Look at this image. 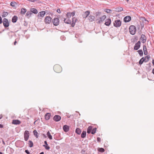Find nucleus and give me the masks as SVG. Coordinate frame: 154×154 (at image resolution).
<instances>
[{
	"instance_id": "1",
	"label": "nucleus",
	"mask_w": 154,
	"mask_h": 154,
	"mask_svg": "<svg viewBox=\"0 0 154 154\" xmlns=\"http://www.w3.org/2000/svg\"><path fill=\"white\" fill-rule=\"evenodd\" d=\"M129 31L130 33L132 35H134L136 31V28L135 26L131 25L129 28Z\"/></svg>"
},
{
	"instance_id": "44",
	"label": "nucleus",
	"mask_w": 154,
	"mask_h": 154,
	"mask_svg": "<svg viewBox=\"0 0 154 154\" xmlns=\"http://www.w3.org/2000/svg\"><path fill=\"white\" fill-rule=\"evenodd\" d=\"M60 39L62 40H64L65 39V37L64 36L62 35L61 36Z\"/></svg>"
},
{
	"instance_id": "40",
	"label": "nucleus",
	"mask_w": 154,
	"mask_h": 154,
	"mask_svg": "<svg viewBox=\"0 0 154 154\" xmlns=\"http://www.w3.org/2000/svg\"><path fill=\"white\" fill-rule=\"evenodd\" d=\"M43 146H44L45 149L47 150H49L50 148V147L48 145H43Z\"/></svg>"
},
{
	"instance_id": "29",
	"label": "nucleus",
	"mask_w": 154,
	"mask_h": 154,
	"mask_svg": "<svg viewBox=\"0 0 154 154\" xmlns=\"http://www.w3.org/2000/svg\"><path fill=\"white\" fill-rule=\"evenodd\" d=\"M63 21L64 22L66 23L70 24L71 23L70 20L69 19L66 20V19L64 18Z\"/></svg>"
},
{
	"instance_id": "49",
	"label": "nucleus",
	"mask_w": 154,
	"mask_h": 154,
	"mask_svg": "<svg viewBox=\"0 0 154 154\" xmlns=\"http://www.w3.org/2000/svg\"><path fill=\"white\" fill-rule=\"evenodd\" d=\"M2 19L1 17L0 16V24L2 23Z\"/></svg>"
},
{
	"instance_id": "6",
	"label": "nucleus",
	"mask_w": 154,
	"mask_h": 154,
	"mask_svg": "<svg viewBox=\"0 0 154 154\" xmlns=\"http://www.w3.org/2000/svg\"><path fill=\"white\" fill-rule=\"evenodd\" d=\"M59 20L57 18H54L52 20V22L54 25L57 26L59 24Z\"/></svg>"
},
{
	"instance_id": "16",
	"label": "nucleus",
	"mask_w": 154,
	"mask_h": 154,
	"mask_svg": "<svg viewBox=\"0 0 154 154\" xmlns=\"http://www.w3.org/2000/svg\"><path fill=\"white\" fill-rule=\"evenodd\" d=\"M90 14V11H87L85 12V13L83 15V18H86Z\"/></svg>"
},
{
	"instance_id": "30",
	"label": "nucleus",
	"mask_w": 154,
	"mask_h": 154,
	"mask_svg": "<svg viewBox=\"0 0 154 154\" xmlns=\"http://www.w3.org/2000/svg\"><path fill=\"white\" fill-rule=\"evenodd\" d=\"M26 11V9L24 8H22L21 9V14H25V13Z\"/></svg>"
},
{
	"instance_id": "37",
	"label": "nucleus",
	"mask_w": 154,
	"mask_h": 154,
	"mask_svg": "<svg viewBox=\"0 0 154 154\" xmlns=\"http://www.w3.org/2000/svg\"><path fill=\"white\" fill-rule=\"evenodd\" d=\"M105 11L107 13H111L112 12V10L109 9H105Z\"/></svg>"
},
{
	"instance_id": "39",
	"label": "nucleus",
	"mask_w": 154,
	"mask_h": 154,
	"mask_svg": "<svg viewBox=\"0 0 154 154\" xmlns=\"http://www.w3.org/2000/svg\"><path fill=\"white\" fill-rule=\"evenodd\" d=\"M33 133H34V135L35 136L36 138H38V133L37 132V131L35 130L33 131Z\"/></svg>"
},
{
	"instance_id": "57",
	"label": "nucleus",
	"mask_w": 154,
	"mask_h": 154,
	"mask_svg": "<svg viewBox=\"0 0 154 154\" xmlns=\"http://www.w3.org/2000/svg\"><path fill=\"white\" fill-rule=\"evenodd\" d=\"M44 153L43 152H41L39 154H44Z\"/></svg>"
},
{
	"instance_id": "33",
	"label": "nucleus",
	"mask_w": 154,
	"mask_h": 154,
	"mask_svg": "<svg viewBox=\"0 0 154 154\" xmlns=\"http://www.w3.org/2000/svg\"><path fill=\"white\" fill-rule=\"evenodd\" d=\"M47 135L50 140L52 139V137L49 131H48L47 133Z\"/></svg>"
},
{
	"instance_id": "20",
	"label": "nucleus",
	"mask_w": 154,
	"mask_h": 154,
	"mask_svg": "<svg viewBox=\"0 0 154 154\" xmlns=\"http://www.w3.org/2000/svg\"><path fill=\"white\" fill-rule=\"evenodd\" d=\"M95 17L91 15L88 18V19L90 22H92L94 20Z\"/></svg>"
},
{
	"instance_id": "32",
	"label": "nucleus",
	"mask_w": 154,
	"mask_h": 154,
	"mask_svg": "<svg viewBox=\"0 0 154 154\" xmlns=\"http://www.w3.org/2000/svg\"><path fill=\"white\" fill-rule=\"evenodd\" d=\"M75 132L77 134H80L81 132V131L80 128H77L76 129Z\"/></svg>"
},
{
	"instance_id": "15",
	"label": "nucleus",
	"mask_w": 154,
	"mask_h": 154,
	"mask_svg": "<svg viewBox=\"0 0 154 154\" xmlns=\"http://www.w3.org/2000/svg\"><path fill=\"white\" fill-rule=\"evenodd\" d=\"M131 20V17L130 16H126L124 18V21L126 23L130 21Z\"/></svg>"
},
{
	"instance_id": "41",
	"label": "nucleus",
	"mask_w": 154,
	"mask_h": 154,
	"mask_svg": "<svg viewBox=\"0 0 154 154\" xmlns=\"http://www.w3.org/2000/svg\"><path fill=\"white\" fill-rule=\"evenodd\" d=\"M98 150L101 152H103L104 151V149L103 148H99L98 149Z\"/></svg>"
},
{
	"instance_id": "50",
	"label": "nucleus",
	"mask_w": 154,
	"mask_h": 154,
	"mask_svg": "<svg viewBox=\"0 0 154 154\" xmlns=\"http://www.w3.org/2000/svg\"><path fill=\"white\" fill-rule=\"evenodd\" d=\"M17 43V39L15 40V41L14 42V45H16Z\"/></svg>"
},
{
	"instance_id": "17",
	"label": "nucleus",
	"mask_w": 154,
	"mask_h": 154,
	"mask_svg": "<svg viewBox=\"0 0 154 154\" xmlns=\"http://www.w3.org/2000/svg\"><path fill=\"white\" fill-rule=\"evenodd\" d=\"M111 23V20L108 19L106 20L105 24L107 26H109Z\"/></svg>"
},
{
	"instance_id": "14",
	"label": "nucleus",
	"mask_w": 154,
	"mask_h": 154,
	"mask_svg": "<svg viewBox=\"0 0 154 154\" xmlns=\"http://www.w3.org/2000/svg\"><path fill=\"white\" fill-rule=\"evenodd\" d=\"M76 21L77 19L75 17L72 18L71 23V26L72 27H73L75 26Z\"/></svg>"
},
{
	"instance_id": "48",
	"label": "nucleus",
	"mask_w": 154,
	"mask_h": 154,
	"mask_svg": "<svg viewBox=\"0 0 154 154\" xmlns=\"http://www.w3.org/2000/svg\"><path fill=\"white\" fill-rule=\"evenodd\" d=\"M57 12L59 13H61L60 9H57Z\"/></svg>"
},
{
	"instance_id": "43",
	"label": "nucleus",
	"mask_w": 154,
	"mask_h": 154,
	"mask_svg": "<svg viewBox=\"0 0 154 154\" xmlns=\"http://www.w3.org/2000/svg\"><path fill=\"white\" fill-rule=\"evenodd\" d=\"M149 58H150V56H146L145 58H144L145 59V60H146V59H147V60L145 62H146L149 59Z\"/></svg>"
},
{
	"instance_id": "52",
	"label": "nucleus",
	"mask_w": 154,
	"mask_h": 154,
	"mask_svg": "<svg viewBox=\"0 0 154 154\" xmlns=\"http://www.w3.org/2000/svg\"><path fill=\"white\" fill-rule=\"evenodd\" d=\"M44 143H45V145H48V143H47V141H44Z\"/></svg>"
},
{
	"instance_id": "35",
	"label": "nucleus",
	"mask_w": 154,
	"mask_h": 154,
	"mask_svg": "<svg viewBox=\"0 0 154 154\" xmlns=\"http://www.w3.org/2000/svg\"><path fill=\"white\" fill-rule=\"evenodd\" d=\"M28 144L29 146L30 147H32L33 146V143L31 140H29Z\"/></svg>"
},
{
	"instance_id": "31",
	"label": "nucleus",
	"mask_w": 154,
	"mask_h": 154,
	"mask_svg": "<svg viewBox=\"0 0 154 154\" xmlns=\"http://www.w3.org/2000/svg\"><path fill=\"white\" fill-rule=\"evenodd\" d=\"M86 136V132L85 131H83L81 135V137L82 138H85Z\"/></svg>"
},
{
	"instance_id": "3",
	"label": "nucleus",
	"mask_w": 154,
	"mask_h": 154,
	"mask_svg": "<svg viewBox=\"0 0 154 154\" xmlns=\"http://www.w3.org/2000/svg\"><path fill=\"white\" fill-rule=\"evenodd\" d=\"M121 21L119 20H115L114 23V26L116 27H120L121 25Z\"/></svg>"
},
{
	"instance_id": "21",
	"label": "nucleus",
	"mask_w": 154,
	"mask_h": 154,
	"mask_svg": "<svg viewBox=\"0 0 154 154\" xmlns=\"http://www.w3.org/2000/svg\"><path fill=\"white\" fill-rule=\"evenodd\" d=\"M143 51L144 53V54L145 55H147L148 54L147 49L146 46L145 45H143Z\"/></svg>"
},
{
	"instance_id": "22",
	"label": "nucleus",
	"mask_w": 154,
	"mask_h": 154,
	"mask_svg": "<svg viewBox=\"0 0 154 154\" xmlns=\"http://www.w3.org/2000/svg\"><path fill=\"white\" fill-rule=\"evenodd\" d=\"M63 128L64 131L66 132H68L69 130V127L66 125H64L63 126Z\"/></svg>"
},
{
	"instance_id": "12",
	"label": "nucleus",
	"mask_w": 154,
	"mask_h": 154,
	"mask_svg": "<svg viewBox=\"0 0 154 154\" xmlns=\"http://www.w3.org/2000/svg\"><path fill=\"white\" fill-rule=\"evenodd\" d=\"M75 11H73L72 12H68L66 14V16L67 17L69 18L70 17L72 16H73L75 15Z\"/></svg>"
},
{
	"instance_id": "23",
	"label": "nucleus",
	"mask_w": 154,
	"mask_h": 154,
	"mask_svg": "<svg viewBox=\"0 0 154 154\" xmlns=\"http://www.w3.org/2000/svg\"><path fill=\"white\" fill-rule=\"evenodd\" d=\"M123 10V8L121 7H119L117 8H115V11L117 12H119Z\"/></svg>"
},
{
	"instance_id": "55",
	"label": "nucleus",
	"mask_w": 154,
	"mask_h": 154,
	"mask_svg": "<svg viewBox=\"0 0 154 154\" xmlns=\"http://www.w3.org/2000/svg\"><path fill=\"white\" fill-rule=\"evenodd\" d=\"M152 63L154 65V60H152Z\"/></svg>"
},
{
	"instance_id": "13",
	"label": "nucleus",
	"mask_w": 154,
	"mask_h": 154,
	"mask_svg": "<svg viewBox=\"0 0 154 154\" xmlns=\"http://www.w3.org/2000/svg\"><path fill=\"white\" fill-rule=\"evenodd\" d=\"M45 14V11H42L40 12L38 15V17H43Z\"/></svg>"
},
{
	"instance_id": "45",
	"label": "nucleus",
	"mask_w": 154,
	"mask_h": 154,
	"mask_svg": "<svg viewBox=\"0 0 154 154\" xmlns=\"http://www.w3.org/2000/svg\"><path fill=\"white\" fill-rule=\"evenodd\" d=\"M25 152L27 154H30V152L28 150H25Z\"/></svg>"
},
{
	"instance_id": "36",
	"label": "nucleus",
	"mask_w": 154,
	"mask_h": 154,
	"mask_svg": "<svg viewBox=\"0 0 154 154\" xmlns=\"http://www.w3.org/2000/svg\"><path fill=\"white\" fill-rule=\"evenodd\" d=\"M138 52L140 56H142L143 55V53L142 50H140L137 51Z\"/></svg>"
},
{
	"instance_id": "8",
	"label": "nucleus",
	"mask_w": 154,
	"mask_h": 154,
	"mask_svg": "<svg viewBox=\"0 0 154 154\" xmlns=\"http://www.w3.org/2000/svg\"><path fill=\"white\" fill-rule=\"evenodd\" d=\"M51 19L50 17L47 16L45 19V22L46 24H50L51 21Z\"/></svg>"
},
{
	"instance_id": "61",
	"label": "nucleus",
	"mask_w": 154,
	"mask_h": 154,
	"mask_svg": "<svg viewBox=\"0 0 154 154\" xmlns=\"http://www.w3.org/2000/svg\"><path fill=\"white\" fill-rule=\"evenodd\" d=\"M127 2H128L129 0H125Z\"/></svg>"
},
{
	"instance_id": "54",
	"label": "nucleus",
	"mask_w": 154,
	"mask_h": 154,
	"mask_svg": "<svg viewBox=\"0 0 154 154\" xmlns=\"http://www.w3.org/2000/svg\"><path fill=\"white\" fill-rule=\"evenodd\" d=\"M2 117V115H0V119H1Z\"/></svg>"
},
{
	"instance_id": "34",
	"label": "nucleus",
	"mask_w": 154,
	"mask_h": 154,
	"mask_svg": "<svg viewBox=\"0 0 154 154\" xmlns=\"http://www.w3.org/2000/svg\"><path fill=\"white\" fill-rule=\"evenodd\" d=\"M2 17H6L8 15V13L7 12H4L2 13Z\"/></svg>"
},
{
	"instance_id": "9",
	"label": "nucleus",
	"mask_w": 154,
	"mask_h": 154,
	"mask_svg": "<svg viewBox=\"0 0 154 154\" xmlns=\"http://www.w3.org/2000/svg\"><path fill=\"white\" fill-rule=\"evenodd\" d=\"M106 15H103L100 18V20H99L97 19L96 21H97V23H100L101 22L103 21L106 18Z\"/></svg>"
},
{
	"instance_id": "18",
	"label": "nucleus",
	"mask_w": 154,
	"mask_h": 154,
	"mask_svg": "<svg viewBox=\"0 0 154 154\" xmlns=\"http://www.w3.org/2000/svg\"><path fill=\"white\" fill-rule=\"evenodd\" d=\"M51 116V114L49 113H47L45 114V119L46 120H49Z\"/></svg>"
},
{
	"instance_id": "7",
	"label": "nucleus",
	"mask_w": 154,
	"mask_h": 154,
	"mask_svg": "<svg viewBox=\"0 0 154 154\" xmlns=\"http://www.w3.org/2000/svg\"><path fill=\"white\" fill-rule=\"evenodd\" d=\"M141 42L140 41H138L136 43L134 47V49L135 50H138L140 47L141 46Z\"/></svg>"
},
{
	"instance_id": "19",
	"label": "nucleus",
	"mask_w": 154,
	"mask_h": 154,
	"mask_svg": "<svg viewBox=\"0 0 154 154\" xmlns=\"http://www.w3.org/2000/svg\"><path fill=\"white\" fill-rule=\"evenodd\" d=\"M12 123L14 125H18L21 123V122L18 120H13Z\"/></svg>"
},
{
	"instance_id": "11",
	"label": "nucleus",
	"mask_w": 154,
	"mask_h": 154,
	"mask_svg": "<svg viewBox=\"0 0 154 154\" xmlns=\"http://www.w3.org/2000/svg\"><path fill=\"white\" fill-rule=\"evenodd\" d=\"M140 40H142V42L143 43H144L146 41V38L144 35L142 34L141 35Z\"/></svg>"
},
{
	"instance_id": "27",
	"label": "nucleus",
	"mask_w": 154,
	"mask_h": 154,
	"mask_svg": "<svg viewBox=\"0 0 154 154\" xmlns=\"http://www.w3.org/2000/svg\"><path fill=\"white\" fill-rule=\"evenodd\" d=\"M30 11L32 13H33L35 14H37L38 12L37 10L34 8H32Z\"/></svg>"
},
{
	"instance_id": "58",
	"label": "nucleus",
	"mask_w": 154,
	"mask_h": 154,
	"mask_svg": "<svg viewBox=\"0 0 154 154\" xmlns=\"http://www.w3.org/2000/svg\"><path fill=\"white\" fill-rule=\"evenodd\" d=\"M2 143H3V144H4V145L5 144V142L3 140H2Z\"/></svg>"
},
{
	"instance_id": "4",
	"label": "nucleus",
	"mask_w": 154,
	"mask_h": 154,
	"mask_svg": "<svg viewBox=\"0 0 154 154\" xmlns=\"http://www.w3.org/2000/svg\"><path fill=\"white\" fill-rule=\"evenodd\" d=\"M3 23L5 27L7 28L9 26V23L8 20L5 18L3 19Z\"/></svg>"
},
{
	"instance_id": "56",
	"label": "nucleus",
	"mask_w": 154,
	"mask_h": 154,
	"mask_svg": "<svg viewBox=\"0 0 154 154\" xmlns=\"http://www.w3.org/2000/svg\"><path fill=\"white\" fill-rule=\"evenodd\" d=\"M152 73L154 74V68L152 70Z\"/></svg>"
},
{
	"instance_id": "51",
	"label": "nucleus",
	"mask_w": 154,
	"mask_h": 154,
	"mask_svg": "<svg viewBox=\"0 0 154 154\" xmlns=\"http://www.w3.org/2000/svg\"><path fill=\"white\" fill-rule=\"evenodd\" d=\"M100 14V12H97L96 13V16H97L99 15V14Z\"/></svg>"
},
{
	"instance_id": "25",
	"label": "nucleus",
	"mask_w": 154,
	"mask_h": 154,
	"mask_svg": "<svg viewBox=\"0 0 154 154\" xmlns=\"http://www.w3.org/2000/svg\"><path fill=\"white\" fill-rule=\"evenodd\" d=\"M92 129V126H90L88 127L87 130V132L88 134H90L91 132V131Z\"/></svg>"
},
{
	"instance_id": "5",
	"label": "nucleus",
	"mask_w": 154,
	"mask_h": 154,
	"mask_svg": "<svg viewBox=\"0 0 154 154\" xmlns=\"http://www.w3.org/2000/svg\"><path fill=\"white\" fill-rule=\"evenodd\" d=\"M29 133L28 131H25L24 134V140L26 141H27L29 137Z\"/></svg>"
},
{
	"instance_id": "59",
	"label": "nucleus",
	"mask_w": 154,
	"mask_h": 154,
	"mask_svg": "<svg viewBox=\"0 0 154 154\" xmlns=\"http://www.w3.org/2000/svg\"><path fill=\"white\" fill-rule=\"evenodd\" d=\"M0 154H3V153L2 152H0Z\"/></svg>"
},
{
	"instance_id": "2",
	"label": "nucleus",
	"mask_w": 154,
	"mask_h": 154,
	"mask_svg": "<svg viewBox=\"0 0 154 154\" xmlns=\"http://www.w3.org/2000/svg\"><path fill=\"white\" fill-rule=\"evenodd\" d=\"M54 69L55 72L59 73L61 71L62 68L60 65L57 64L54 66Z\"/></svg>"
},
{
	"instance_id": "53",
	"label": "nucleus",
	"mask_w": 154,
	"mask_h": 154,
	"mask_svg": "<svg viewBox=\"0 0 154 154\" xmlns=\"http://www.w3.org/2000/svg\"><path fill=\"white\" fill-rule=\"evenodd\" d=\"M3 126L1 124H0V128H3Z\"/></svg>"
},
{
	"instance_id": "24",
	"label": "nucleus",
	"mask_w": 154,
	"mask_h": 154,
	"mask_svg": "<svg viewBox=\"0 0 154 154\" xmlns=\"http://www.w3.org/2000/svg\"><path fill=\"white\" fill-rule=\"evenodd\" d=\"M17 20V17L16 16H14L12 18V22L13 23H16Z\"/></svg>"
},
{
	"instance_id": "28",
	"label": "nucleus",
	"mask_w": 154,
	"mask_h": 154,
	"mask_svg": "<svg viewBox=\"0 0 154 154\" xmlns=\"http://www.w3.org/2000/svg\"><path fill=\"white\" fill-rule=\"evenodd\" d=\"M145 61V59L143 57L142 58H141L139 62V64L140 65H141L143 63L144 61Z\"/></svg>"
},
{
	"instance_id": "26",
	"label": "nucleus",
	"mask_w": 154,
	"mask_h": 154,
	"mask_svg": "<svg viewBox=\"0 0 154 154\" xmlns=\"http://www.w3.org/2000/svg\"><path fill=\"white\" fill-rule=\"evenodd\" d=\"M32 14V13L31 11H28L26 14V16L28 17V18H29L30 17Z\"/></svg>"
},
{
	"instance_id": "10",
	"label": "nucleus",
	"mask_w": 154,
	"mask_h": 154,
	"mask_svg": "<svg viewBox=\"0 0 154 154\" xmlns=\"http://www.w3.org/2000/svg\"><path fill=\"white\" fill-rule=\"evenodd\" d=\"M53 119L54 121L56 122H58L61 119V117L59 115H55Z\"/></svg>"
},
{
	"instance_id": "47",
	"label": "nucleus",
	"mask_w": 154,
	"mask_h": 154,
	"mask_svg": "<svg viewBox=\"0 0 154 154\" xmlns=\"http://www.w3.org/2000/svg\"><path fill=\"white\" fill-rule=\"evenodd\" d=\"M97 140L99 142H100V138L99 137H97Z\"/></svg>"
},
{
	"instance_id": "38",
	"label": "nucleus",
	"mask_w": 154,
	"mask_h": 154,
	"mask_svg": "<svg viewBox=\"0 0 154 154\" xmlns=\"http://www.w3.org/2000/svg\"><path fill=\"white\" fill-rule=\"evenodd\" d=\"M96 129L97 128H95L92 129V131L91 132V133L92 134H94L96 133Z\"/></svg>"
},
{
	"instance_id": "46",
	"label": "nucleus",
	"mask_w": 154,
	"mask_h": 154,
	"mask_svg": "<svg viewBox=\"0 0 154 154\" xmlns=\"http://www.w3.org/2000/svg\"><path fill=\"white\" fill-rule=\"evenodd\" d=\"M27 0L28 1H30V2H34L35 1H36V0Z\"/></svg>"
},
{
	"instance_id": "42",
	"label": "nucleus",
	"mask_w": 154,
	"mask_h": 154,
	"mask_svg": "<svg viewBox=\"0 0 154 154\" xmlns=\"http://www.w3.org/2000/svg\"><path fill=\"white\" fill-rule=\"evenodd\" d=\"M16 4V3L15 2H12L10 3V5L14 7L15 6Z\"/></svg>"
},
{
	"instance_id": "60",
	"label": "nucleus",
	"mask_w": 154,
	"mask_h": 154,
	"mask_svg": "<svg viewBox=\"0 0 154 154\" xmlns=\"http://www.w3.org/2000/svg\"><path fill=\"white\" fill-rule=\"evenodd\" d=\"M44 137H46V136H45V135H44Z\"/></svg>"
}]
</instances>
